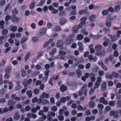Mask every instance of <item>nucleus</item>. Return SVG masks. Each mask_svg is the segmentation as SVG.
Segmentation results:
<instances>
[{"label":"nucleus","mask_w":121,"mask_h":121,"mask_svg":"<svg viewBox=\"0 0 121 121\" xmlns=\"http://www.w3.org/2000/svg\"><path fill=\"white\" fill-rule=\"evenodd\" d=\"M11 20L14 22H16L18 23L20 20L19 18H18L15 15H13L11 16Z\"/></svg>","instance_id":"nucleus-1"},{"label":"nucleus","mask_w":121,"mask_h":121,"mask_svg":"<svg viewBox=\"0 0 121 121\" xmlns=\"http://www.w3.org/2000/svg\"><path fill=\"white\" fill-rule=\"evenodd\" d=\"M113 20V19H111L110 18H107L105 22V24L106 26L108 27H110L112 25L111 23Z\"/></svg>","instance_id":"nucleus-2"},{"label":"nucleus","mask_w":121,"mask_h":121,"mask_svg":"<svg viewBox=\"0 0 121 121\" xmlns=\"http://www.w3.org/2000/svg\"><path fill=\"white\" fill-rule=\"evenodd\" d=\"M32 79H29L28 80L27 79H25L23 83V84L24 86H26L28 85H30L32 82Z\"/></svg>","instance_id":"nucleus-3"},{"label":"nucleus","mask_w":121,"mask_h":121,"mask_svg":"<svg viewBox=\"0 0 121 121\" xmlns=\"http://www.w3.org/2000/svg\"><path fill=\"white\" fill-rule=\"evenodd\" d=\"M89 36L91 38H93L94 39H98L102 37V35H95L91 34L89 35Z\"/></svg>","instance_id":"nucleus-4"},{"label":"nucleus","mask_w":121,"mask_h":121,"mask_svg":"<svg viewBox=\"0 0 121 121\" xmlns=\"http://www.w3.org/2000/svg\"><path fill=\"white\" fill-rule=\"evenodd\" d=\"M106 53L105 51L104 50H103L101 52H97L95 54L97 56L100 57H102L105 55Z\"/></svg>","instance_id":"nucleus-5"},{"label":"nucleus","mask_w":121,"mask_h":121,"mask_svg":"<svg viewBox=\"0 0 121 121\" xmlns=\"http://www.w3.org/2000/svg\"><path fill=\"white\" fill-rule=\"evenodd\" d=\"M42 96H40V98L43 99V98H44L48 99L49 98L50 96V94H47L46 93L43 92L42 94Z\"/></svg>","instance_id":"nucleus-6"},{"label":"nucleus","mask_w":121,"mask_h":121,"mask_svg":"<svg viewBox=\"0 0 121 121\" xmlns=\"http://www.w3.org/2000/svg\"><path fill=\"white\" fill-rule=\"evenodd\" d=\"M27 117L29 118H35L37 117V116L34 113H28L27 114Z\"/></svg>","instance_id":"nucleus-7"},{"label":"nucleus","mask_w":121,"mask_h":121,"mask_svg":"<svg viewBox=\"0 0 121 121\" xmlns=\"http://www.w3.org/2000/svg\"><path fill=\"white\" fill-rule=\"evenodd\" d=\"M101 90L102 91H105L107 87L106 83L104 82L101 86Z\"/></svg>","instance_id":"nucleus-8"},{"label":"nucleus","mask_w":121,"mask_h":121,"mask_svg":"<svg viewBox=\"0 0 121 121\" xmlns=\"http://www.w3.org/2000/svg\"><path fill=\"white\" fill-rule=\"evenodd\" d=\"M99 101L100 103H102L104 104L107 105L108 104V103L107 101L105 100V98L103 97H101L100 98Z\"/></svg>","instance_id":"nucleus-9"},{"label":"nucleus","mask_w":121,"mask_h":121,"mask_svg":"<svg viewBox=\"0 0 121 121\" xmlns=\"http://www.w3.org/2000/svg\"><path fill=\"white\" fill-rule=\"evenodd\" d=\"M73 42L71 39V40H69L67 39V38H65V44H66L67 45H70Z\"/></svg>","instance_id":"nucleus-10"},{"label":"nucleus","mask_w":121,"mask_h":121,"mask_svg":"<svg viewBox=\"0 0 121 121\" xmlns=\"http://www.w3.org/2000/svg\"><path fill=\"white\" fill-rule=\"evenodd\" d=\"M20 82L18 81L16 82L17 86L15 87L14 88L15 90L16 91H19L21 89V87L20 86Z\"/></svg>","instance_id":"nucleus-11"},{"label":"nucleus","mask_w":121,"mask_h":121,"mask_svg":"<svg viewBox=\"0 0 121 121\" xmlns=\"http://www.w3.org/2000/svg\"><path fill=\"white\" fill-rule=\"evenodd\" d=\"M102 48V47L100 45H98L95 47V49L97 51H101Z\"/></svg>","instance_id":"nucleus-12"},{"label":"nucleus","mask_w":121,"mask_h":121,"mask_svg":"<svg viewBox=\"0 0 121 121\" xmlns=\"http://www.w3.org/2000/svg\"><path fill=\"white\" fill-rule=\"evenodd\" d=\"M84 37L83 35L81 34L78 35L77 37V40H80L82 39Z\"/></svg>","instance_id":"nucleus-13"},{"label":"nucleus","mask_w":121,"mask_h":121,"mask_svg":"<svg viewBox=\"0 0 121 121\" xmlns=\"http://www.w3.org/2000/svg\"><path fill=\"white\" fill-rule=\"evenodd\" d=\"M67 86H65L64 85H62L61 86V92H64L67 90Z\"/></svg>","instance_id":"nucleus-14"},{"label":"nucleus","mask_w":121,"mask_h":121,"mask_svg":"<svg viewBox=\"0 0 121 121\" xmlns=\"http://www.w3.org/2000/svg\"><path fill=\"white\" fill-rule=\"evenodd\" d=\"M115 9L114 10V12L115 13H117L119 11L120 9V6L119 5H117L115 7Z\"/></svg>","instance_id":"nucleus-15"},{"label":"nucleus","mask_w":121,"mask_h":121,"mask_svg":"<svg viewBox=\"0 0 121 121\" xmlns=\"http://www.w3.org/2000/svg\"><path fill=\"white\" fill-rule=\"evenodd\" d=\"M16 103V102L15 101H13L12 99H10L9 101L8 105V106L13 105L14 104H15Z\"/></svg>","instance_id":"nucleus-16"},{"label":"nucleus","mask_w":121,"mask_h":121,"mask_svg":"<svg viewBox=\"0 0 121 121\" xmlns=\"http://www.w3.org/2000/svg\"><path fill=\"white\" fill-rule=\"evenodd\" d=\"M74 34H71L70 35L68 36L66 38H67V39L69 40H71V39L72 41H73V37H74Z\"/></svg>","instance_id":"nucleus-17"},{"label":"nucleus","mask_w":121,"mask_h":121,"mask_svg":"<svg viewBox=\"0 0 121 121\" xmlns=\"http://www.w3.org/2000/svg\"><path fill=\"white\" fill-rule=\"evenodd\" d=\"M27 39L25 37H22L20 42L21 44L24 43L26 42Z\"/></svg>","instance_id":"nucleus-18"},{"label":"nucleus","mask_w":121,"mask_h":121,"mask_svg":"<svg viewBox=\"0 0 121 121\" xmlns=\"http://www.w3.org/2000/svg\"><path fill=\"white\" fill-rule=\"evenodd\" d=\"M76 74L78 76V78H80L82 75V73L81 71L79 69H78L76 70Z\"/></svg>","instance_id":"nucleus-19"},{"label":"nucleus","mask_w":121,"mask_h":121,"mask_svg":"<svg viewBox=\"0 0 121 121\" xmlns=\"http://www.w3.org/2000/svg\"><path fill=\"white\" fill-rule=\"evenodd\" d=\"M4 22L3 20H1L0 21V28L1 29H2L4 28Z\"/></svg>","instance_id":"nucleus-20"},{"label":"nucleus","mask_w":121,"mask_h":121,"mask_svg":"<svg viewBox=\"0 0 121 121\" xmlns=\"http://www.w3.org/2000/svg\"><path fill=\"white\" fill-rule=\"evenodd\" d=\"M33 92L31 90H28L26 92V94L29 97H31L32 96Z\"/></svg>","instance_id":"nucleus-21"},{"label":"nucleus","mask_w":121,"mask_h":121,"mask_svg":"<svg viewBox=\"0 0 121 121\" xmlns=\"http://www.w3.org/2000/svg\"><path fill=\"white\" fill-rule=\"evenodd\" d=\"M96 19V16L94 15H92L90 17L89 20L91 22H93V18Z\"/></svg>","instance_id":"nucleus-22"},{"label":"nucleus","mask_w":121,"mask_h":121,"mask_svg":"<svg viewBox=\"0 0 121 121\" xmlns=\"http://www.w3.org/2000/svg\"><path fill=\"white\" fill-rule=\"evenodd\" d=\"M98 64L100 65H101L102 68H107V66L105 65L104 63L102 61H99L98 63Z\"/></svg>","instance_id":"nucleus-23"},{"label":"nucleus","mask_w":121,"mask_h":121,"mask_svg":"<svg viewBox=\"0 0 121 121\" xmlns=\"http://www.w3.org/2000/svg\"><path fill=\"white\" fill-rule=\"evenodd\" d=\"M56 48H54L49 53V55H50L52 56L56 52Z\"/></svg>","instance_id":"nucleus-24"},{"label":"nucleus","mask_w":121,"mask_h":121,"mask_svg":"<svg viewBox=\"0 0 121 121\" xmlns=\"http://www.w3.org/2000/svg\"><path fill=\"white\" fill-rule=\"evenodd\" d=\"M83 22H81L79 23L78 25V28H81L83 26L85 25L86 24L84 23Z\"/></svg>","instance_id":"nucleus-25"},{"label":"nucleus","mask_w":121,"mask_h":121,"mask_svg":"<svg viewBox=\"0 0 121 121\" xmlns=\"http://www.w3.org/2000/svg\"><path fill=\"white\" fill-rule=\"evenodd\" d=\"M20 116L19 114L16 113L14 116V118L15 120H17L20 118Z\"/></svg>","instance_id":"nucleus-26"},{"label":"nucleus","mask_w":121,"mask_h":121,"mask_svg":"<svg viewBox=\"0 0 121 121\" xmlns=\"http://www.w3.org/2000/svg\"><path fill=\"white\" fill-rule=\"evenodd\" d=\"M32 40L33 42L37 43L38 42V37H34L32 38Z\"/></svg>","instance_id":"nucleus-27"},{"label":"nucleus","mask_w":121,"mask_h":121,"mask_svg":"<svg viewBox=\"0 0 121 121\" xmlns=\"http://www.w3.org/2000/svg\"><path fill=\"white\" fill-rule=\"evenodd\" d=\"M35 2L34 1L32 2L30 5V9H33L35 7Z\"/></svg>","instance_id":"nucleus-28"},{"label":"nucleus","mask_w":121,"mask_h":121,"mask_svg":"<svg viewBox=\"0 0 121 121\" xmlns=\"http://www.w3.org/2000/svg\"><path fill=\"white\" fill-rule=\"evenodd\" d=\"M76 75V73L75 72H70L68 74V77H69L70 76L73 77V76H75Z\"/></svg>","instance_id":"nucleus-29"},{"label":"nucleus","mask_w":121,"mask_h":121,"mask_svg":"<svg viewBox=\"0 0 121 121\" xmlns=\"http://www.w3.org/2000/svg\"><path fill=\"white\" fill-rule=\"evenodd\" d=\"M108 13V11L107 10L105 9L102 11V13L104 16H105L107 15Z\"/></svg>","instance_id":"nucleus-30"},{"label":"nucleus","mask_w":121,"mask_h":121,"mask_svg":"<svg viewBox=\"0 0 121 121\" xmlns=\"http://www.w3.org/2000/svg\"><path fill=\"white\" fill-rule=\"evenodd\" d=\"M115 101L112 100L111 101H109L108 104L110 106H113L115 105Z\"/></svg>","instance_id":"nucleus-31"},{"label":"nucleus","mask_w":121,"mask_h":121,"mask_svg":"<svg viewBox=\"0 0 121 121\" xmlns=\"http://www.w3.org/2000/svg\"><path fill=\"white\" fill-rule=\"evenodd\" d=\"M115 113V111L114 110H112L110 111V115L111 116H114V118H117L118 116L117 115V117H115V115H114Z\"/></svg>","instance_id":"nucleus-32"},{"label":"nucleus","mask_w":121,"mask_h":121,"mask_svg":"<svg viewBox=\"0 0 121 121\" xmlns=\"http://www.w3.org/2000/svg\"><path fill=\"white\" fill-rule=\"evenodd\" d=\"M94 102L93 101H91L89 103V107L92 108L94 107Z\"/></svg>","instance_id":"nucleus-33"},{"label":"nucleus","mask_w":121,"mask_h":121,"mask_svg":"<svg viewBox=\"0 0 121 121\" xmlns=\"http://www.w3.org/2000/svg\"><path fill=\"white\" fill-rule=\"evenodd\" d=\"M60 29V27L58 26H55L53 28L52 30L54 31H56Z\"/></svg>","instance_id":"nucleus-34"},{"label":"nucleus","mask_w":121,"mask_h":121,"mask_svg":"<svg viewBox=\"0 0 121 121\" xmlns=\"http://www.w3.org/2000/svg\"><path fill=\"white\" fill-rule=\"evenodd\" d=\"M77 12L76 11H72L70 12L69 13L70 16L72 15H77Z\"/></svg>","instance_id":"nucleus-35"},{"label":"nucleus","mask_w":121,"mask_h":121,"mask_svg":"<svg viewBox=\"0 0 121 121\" xmlns=\"http://www.w3.org/2000/svg\"><path fill=\"white\" fill-rule=\"evenodd\" d=\"M84 39V42L86 43L89 42L90 40V38L87 37H85Z\"/></svg>","instance_id":"nucleus-36"},{"label":"nucleus","mask_w":121,"mask_h":121,"mask_svg":"<svg viewBox=\"0 0 121 121\" xmlns=\"http://www.w3.org/2000/svg\"><path fill=\"white\" fill-rule=\"evenodd\" d=\"M49 103V102L46 99H43V100H42V104H48Z\"/></svg>","instance_id":"nucleus-37"},{"label":"nucleus","mask_w":121,"mask_h":121,"mask_svg":"<svg viewBox=\"0 0 121 121\" xmlns=\"http://www.w3.org/2000/svg\"><path fill=\"white\" fill-rule=\"evenodd\" d=\"M110 30L109 28L104 27L103 29V32L106 33H107Z\"/></svg>","instance_id":"nucleus-38"},{"label":"nucleus","mask_w":121,"mask_h":121,"mask_svg":"<svg viewBox=\"0 0 121 121\" xmlns=\"http://www.w3.org/2000/svg\"><path fill=\"white\" fill-rule=\"evenodd\" d=\"M66 22V20L65 18H61V25L64 24Z\"/></svg>","instance_id":"nucleus-39"},{"label":"nucleus","mask_w":121,"mask_h":121,"mask_svg":"<svg viewBox=\"0 0 121 121\" xmlns=\"http://www.w3.org/2000/svg\"><path fill=\"white\" fill-rule=\"evenodd\" d=\"M20 73L18 72L15 73L14 74L15 78L17 79H19L20 78Z\"/></svg>","instance_id":"nucleus-40"},{"label":"nucleus","mask_w":121,"mask_h":121,"mask_svg":"<svg viewBox=\"0 0 121 121\" xmlns=\"http://www.w3.org/2000/svg\"><path fill=\"white\" fill-rule=\"evenodd\" d=\"M116 35H113L111 38V41L112 42L115 41L117 40V39H116Z\"/></svg>","instance_id":"nucleus-41"},{"label":"nucleus","mask_w":121,"mask_h":121,"mask_svg":"<svg viewBox=\"0 0 121 121\" xmlns=\"http://www.w3.org/2000/svg\"><path fill=\"white\" fill-rule=\"evenodd\" d=\"M17 8H15L14 9H13L12 11V13L13 15L14 14L16 15L17 14L18 12L17 10H16Z\"/></svg>","instance_id":"nucleus-42"},{"label":"nucleus","mask_w":121,"mask_h":121,"mask_svg":"<svg viewBox=\"0 0 121 121\" xmlns=\"http://www.w3.org/2000/svg\"><path fill=\"white\" fill-rule=\"evenodd\" d=\"M47 69L46 71L44 72V74L46 76H47L48 77L49 76V73L50 72V71L49 70L47 69Z\"/></svg>","instance_id":"nucleus-43"},{"label":"nucleus","mask_w":121,"mask_h":121,"mask_svg":"<svg viewBox=\"0 0 121 121\" xmlns=\"http://www.w3.org/2000/svg\"><path fill=\"white\" fill-rule=\"evenodd\" d=\"M56 45L58 48L60 47V40H57Z\"/></svg>","instance_id":"nucleus-44"},{"label":"nucleus","mask_w":121,"mask_h":121,"mask_svg":"<svg viewBox=\"0 0 121 121\" xmlns=\"http://www.w3.org/2000/svg\"><path fill=\"white\" fill-rule=\"evenodd\" d=\"M95 87H94V89L96 88H98L99 87V86L100 85V83H99L96 82L95 84Z\"/></svg>","instance_id":"nucleus-45"},{"label":"nucleus","mask_w":121,"mask_h":121,"mask_svg":"<svg viewBox=\"0 0 121 121\" xmlns=\"http://www.w3.org/2000/svg\"><path fill=\"white\" fill-rule=\"evenodd\" d=\"M112 74L113 76L116 78H117L118 77V75L117 73L116 72H113L112 73Z\"/></svg>","instance_id":"nucleus-46"},{"label":"nucleus","mask_w":121,"mask_h":121,"mask_svg":"<svg viewBox=\"0 0 121 121\" xmlns=\"http://www.w3.org/2000/svg\"><path fill=\"white\" fill-rule=\"evenodd\" d=\"M21 76L22 77H23L25 76L26 74V71L24 69H22V70L21 71Z\"/></svg>","instance_id":"nucleus-47"},{"label":"nucleus","mask_w":121,"mask_h":121,"mask_svg":"<svg viewBox=\"0 0 121 121\" xmlns=\"http://www.w3.org/2000/svg\"><path fill=\"white\" fill-rule=\"evenodd\" d=\"M47 30V28L46 27H43L40 30L44 34L46 32Z\"/></svg>","instance_id":"nucleus-48"},{"label":"nucleus","mask_w":121,"mask_h":121,"mask_svg":"<svg viewBox=\"0 0 121 121\" xmlns=\"http://www.w3.org/2000/svg\"><path fill=\"white\" fill-rule=\"evenodd\" d=\"M5 71L6 73L9 74L12 71L11 69H5Z\"/></svg>","instance_id":"nucleus-49"},{"label":"nucleus","mask_w":121,"mask_h":121,"mask_svg":"<svg viewBox=\"0 0 121 121\" xmlns=\"http://www.w3.org/2000/svg\"><path fill=\"white\" fill-rule=\"evenodd\" d=\"M116 36L118 38L120 37V35L121 34V31L120 30H118L116 32Z\"/></svg>","instance_id":"nucleus-50"},{"label":"nucleus","mask_w":121,"mask_h":121,"mask_svg":"<svg viewBox=\"0 0 121 121\" xmlns=\"http://www.w3.org/2000/svg\"><path fill=\"white\" fill-rule=\"evenodd\" d=\"M44 33L40 30L38 34L37 35L39 37H40L44 35Z\"/></svg>","instance_id":"nucleus-51"},{"label":"nucleus","mask_w":121,"mask_h":121,"mask_svg":"<svg viewBox=\"0 0 121 121\" xmlns=\"http://www.w3.org/2000/svg\"><path fill=\"white\" fill-rule=\"evenodd\" d=\"M30 54V52H28L26 54V56L25 57V60H27L29 58Z\"/></svg>","instance_id":"nucleus-52"},{"label":"nucleus","mask_w":121,"mask_h":121,"mask_svg":"<svg viewBox=\"0 0 121 121\" xmlns=\"http://www.w3.org/2000/svg\"><path fill=\"white\" fill-rule=\"evenodd\" d=\"M108 12L109 11L111 12H113L114 11V9L112 7H110L108 8Z\"/></svg>","instance_id":"nucleus-53"},{"label":"nucleus","mask_w":121,"mask_h":121,"mask_svg":"<svg viewBox=\"0 0 121 121\" xmlns=\"http://www.w3.org/2000/svg\"><path fill=\"white\" fill-rule=\"evenodd\" d=\"M8 32V30L6 29H3L2 31V33L4 35H5Z\"/></svg>","instance_id":"nucleus-54"},{"label":"nucleus","mask_w":121,"mask_h":121,"mask_svg":"<svg viewBox=\"0 0 121 121\" xmlns=\"http://www.w3.org/2000/svg\"><path fill=\"white\" fill-rule=\"evenodd\" d=\"M51 110L54 112L56 111L57 110V108L55 106H53L51 108Z\"/></svg>","instance_id":"nucleus-55"},{"label":"nucleus","mask_w":121,"mask_h":121,"mask_svg":"<svg viewBox=\"0 0 121 121\" xmlns=\"http://www.w3.org/2000/svg\"><path fill=\"white\" fill-rule=\"evenodd\" d=\"M87 20V18L85 17H83L80 19L81 21H82V22H84V23L86 24V21Z\"/></svg>","instance_id":"nucleus-56"},{"label":"nucleus","mask_w":121,"mask_h":121,"mask_svg":"<svg viewBox=\"0 0 121 121\" xmlns=\"http://www.w3.org/2000/svg\"><path fill=\"white\" fill-rule=\"evenodd\" d=\"M11 19V17L9 15H7L5 17V21H8L9 20Z\"/></svg>","instance_id":"nucleus-57"},{"label":"nucleus","mask_w":121,"mask_h":121,"mask_svg":"<svg viewBox=\"0 0 121 121\" xmlns=\"http://www.w3.org/2000/svg\"><path fill=\"white\" fill-rule=\"evenodd\" d=\"M37 98L36 97H35L32 99V102L33 103H35L36 102H37Z\"/></svg>","instance_id":"nucleus-58"},{"label":"nucleus","mask_w":121,"mask_h":121,"mask_svg":"<svg viewBox=\"0 0 121 121\" xmlns=\"http://www.w3.org/2000/svg\"><path fill=\"white\" fill-rule=\"evenodd\" d=\"M49 44V43H48V42L47 41L45 42L44 43L43 46L44 48H45L47 47Z\"/></svg>","instance_id":"nucleus-59"},{"label":"nucleus","mask_w":121,"mask_h":121,"mask_svg":"<svg viewBox=\"0 0 121 121\" xmlns=\"http://www.w3.org/2000/svg\"><path fill=\"white\" fill-rule=\"evenodd\" d=\"M89 52L87 51L86 52H85L84 53V56L85 57H87L89 55Z\"/></svg>","instance_id":"nucleus-60"},{"label":"nucleus","mask_w":121,"mask_h":121,"mask_svg":"<svg viewBox=\"0 0 121 121\" xmlns=\"http://www.w3.org/2000/svg\"><path fill=\"white\" fill-rule=\"evenodd\" d=\"M85 113L86 115L87 116L90 115L91 114L90 110L89 109L87 110L86 111Z\"/></svg>","instance_id":"nucleus-61"},{"label":"nucleus","mask_w":121,"mask_h":121,"mask_svg":"<svg viewBox=\"0 0 121 121\" xmlns=\"http://www.w3.org/2000/svg\"><path fill=\"white\" fill-rule=\"evenodd\" d=\"M66 101V99L65 97L61 98V103H65Z\"/></svg>","instance_id":"nucleus-62"},{"label":"nucleus","mask_w":121,"mask_h":121,"mask_svg":"<svg viewBox=\"0 0 121 121\" xmlns=\"http://www.w3.org/2000/svg\"><path fill=\"white\" fill-rule=\"evenodd\" d=\"M59 4V3L58 2H57L54 3L52 5L54 7H58V5Z\"/></svg>","instance_id":"nucleus-63"},{"label":"nucleus","mask_w":121,"mask_h":121,"mask_svg":"<svg viewBox=\"0 0 121 121\" xmlns=\"http://www.w3.org/2000/svg\"><path fill=\"white\" fill-rule=\"evenodd\" d=\"M11 48V47H10L7 48L5 50L4 53H7L10 50Z\"/></svg>","instance_id":"nucleus-64"}]
</instances>
